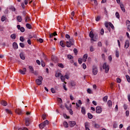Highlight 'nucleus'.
Here are the masks:
<instances>
[{
  "instance_id": "16",
  "label": "nucleus",
  "mask_w": 130,
  "mask_h": 130,
  "mask_svg": "<svg viewBox=\"0 0 130 130\" xmlns=\"http://www.w3.org/2000/svg\"><path fill=\"white\" fill-rule=\"evenodd\" d=\"M57 36V34H56V32H54L53 34H51L49 35V37L50 38H52V37H53V36Z\"/></svg>"
},
{
  "instance_id": "35",
  "label": "nucleus",
  "mask_w": 130,
  "mask_h": 130,
  "mask_svg": "<svg viewBox=\"0 0 130 130\" xmlns=\"http://www.w3.org/2000/svg\"><path fill=\"white\" fill-rule=\"evenodd\" d=\"M60 76H61V73H56L55 74L56 78H58L59 77H60Z\"/></svg>"
},
{
  "instance_id": "7",
  "label": "nucleus",
  "mask_w": 130,
  "mask_h": 130,
  "mask_svg": "<svg viewBox=\"0 0 130 130\" xmlns=\"http://www.w3.org/2000/svg\"><path fill=\"white\" fill-rule=\"evenodd\" d=\"M95 111L96 113H101L102 112V108L100 106H97L96 107Z\"/></svg>"
},
{
  "instance_id": "62",
  "label": "nucleus",
  "mask_w": 130,
  "mask_h": 130,
  "mask_svg": "<svg viewBox=\"0 0 130 130\" xmlns=\"http://www.w3.org/2000/svg\"><path fill=\"white\" fill-rule=\"evenodd\" d=\"M108 59L109 60H110V61H112V57L111 56V55H110L108 57Z\"/></svg>"
},
{
  "instance_id": "14",
  "label": "nucleus",
  "mask_w": 130,
  "mask_h": 130,
  "mask_svg": "<svg viewBox=\"0 0 130 130\" xmlns=\"http://www.w3.org/2000/svg\"><path fill=\"white\" fill-rule=\"evenodd\" d=\"M81 113H82V114H83L84 115H85V114H86V109H85V107H82L81 108Z\"/></svg>"
},
{
  "instance_id": "63",
  "label": "nucleus",
  "mask_w": 130,
  "mask_h": 130,
  "mask_svg": "<svg viewBox=\"0 0 130 130\" xmlns=\"http://www.w3.org/2000/svg\"><path fill=\"white\" fill-rule=\"evenodd\" d=\"M51 91L53 93H55V89H54L53 88H51Z\"/></svg>"
},
{
  "instance_id": "51",
  "label": "nucleus",
  "mask_w": 130,
  "mask_h": 130,
  "mask_svg": "<svg viewBox=\"0 0 130 130\" xmlns=\"http://www.w3.org/2000/svg\"><path fill=\"white\" fill-rule=\"evenodd\" d=\"M6 20V17L5 16H2V18H1V21L2 22H5V21Z\"/></svg>"
},
{
  "instance_id": "33",
  "label": "nucleus",
  "mask_w": 130,
  "mask_h": 130,
  "mask_svg": "<svg viewBox=\"0 0 130 130\" xmlns=\"http://www.w3.org/2000/svg\"><path fill=\"white\" fill-rule=\"evenodd\" d=\"M10 37L12 39L15 40V39H16V35L12 34L11 35Z\"/></svg>"
},
{
  "instance_id": "44",
  "label": "nucleus",
  "mask_w": 130,
  "mask_h": 130,
  "mask_svg": "<svg viewBox=\"0 0 130 130\" xmlns=\"http://www.w3.org/2000/svg\"><path fill=\"white\" fill-rule=\"evenodd\" d=\"M126 25L127 26V27H129V26H130V21H129V20H126Z\"/></svg>"
},
{
  "instance_id": "21",
  "label": "nucleus",
  "mask_w": 130,
  "mask_h": 130,
  "mask_svg": "<svg viewBox=\"0 0 130 130\" xmlns=\"http://www.w3.org/2000/svg\"><path fill=\"white\" fill-rule=\"evenodd\" d=\"M87 116L89 119H92L93 118V115L90 113H88Z\"/></svg>"
},
{
  "instance_id": "50",
  "label": "nucleus",
  "mask_w": 130,
  "mask_h": 130,
  "mask_svg": "<svg viewBox=\"0 0 130 130\" xmlns=\"http://www.w3.org/2000/svg\"><path fill=\"white\" fill-rule=\"evenodd\" d=\"M66 38H67V39H71V36L68 34L66 35Z\"/></svg>"
},
{
  "instance_id": "30",
  "label": "nucleus",
  "mask_w": 130,
  "mask_h": 130,
  "mask_svg": "<svg viewBox=\"0 0 130 130\" xmlns=\"http://www.w3.org/2000/svg\"><path fill=\"white\" fill-rule=\"evenodd\" d=\"M17 20L18 22H22V17L21 16H17Z\"/></svg>"
},
{
  "instance_id": "47",
  "label": "nucleus",
  "mask_w": 130,
  "mask_h": 130,
  "mask_svg": "<svg viewBox=\"0 0 130 130\" xmlns=\"http://www.w3.org/2000/svg\"><path fill=\"white\" fill-rule=\"evenodd\" d=\"M87 93H88V94H92V90H91V89L88 88L87 89Z\"/></svg>"
},
{
  "instance_id": "17",
  "label": "nucleus",
  "mask_w": 130,
  "mask_h": 130,
  "mask_svg": "<svg viewBox=\"0 0 130 130\" xmlns=\"http://www.w3.org/2000/svg\"><path fill=\"white\" fill-rule=\"evenodd\" d=\"M1 104L3 106H7V105H8V103H7V102H6V101H2L1 102Z\"/></svg>"
},
{
  "instance_id": "46",
  "label": "nucleus",
  "mask_w": 130,
  "mask_h": 130,
  "mask_svg": "<svg viewBox=\"0 0 130 130\" xmlns=\"http://www.w3.org/2000/svg\"><path fill=\"white\" fill-rule=\"evenodd\" d=\"M42 118L43 119V120H45V119H46V115L43 114L42 116Z\"/></svg>"
},
{
  "instance_id": "43",
  "label": "nucleus",
  "mask_w": 130,
  "mask_h": 130,
  "mask_svg": "<svg viewBox=\"0 0 130 130\" xmlns=\"http://www.w3.org/2000/svg\"><path fill=\"white\" fill-rule=\"evenodd\" d=\"M20 41L21 42H24V41H25V38H24L23 37L21 36L20 37Z\"/></svg>"
},
{
  "instance_id": "23",
  "label": "nucleus",
  "mask_w": 130,
  "mask_h": 130,
  "mask_svg": "<svg viewBox=\"0 0 130 130\" xmlns=\"http://www.w3.org/2000/svg\"><path fill=\"white\" fill-rule=\"evenodd\" d=\"M63 126H64V127H69V124L68 123V122L64 121L63 122Z\"/></svg>"
},
{
  "instance_id": "56",
  "label": "nucleus",
  "mask_w": 130,
  "mask_h": 130,
  "mask_svg": "<svg viewBox=\"0 0 130 130\" xmlns=\"http://www.w3.org/2000/svg\"><path fill=\"white\" fill-rule=\"evenodd\" d=\"M63 117H64V118H67V119H69V118H70V117H69L68 115H67V114H63Z\"/></svg>"
},
{
  "instance_id": "1",
  "label": "nucleus",
  "mask_w": 130,
  "mask_h": 130,
  "mask_svg": "<svg viewBox=\"0 0 130 130\" xmlns=\"http://www.w3.org/2000/svg\"><path fill=\"white\" fill-rule=\"evenodd\" d=\"M75 44V40L74 38H71L69 41L66 42V46L67 47H71Z\"/></svg>"
},
{
  "instance_id": "38",
  "label": "nucleus",
  "mask_w": 130,
  "mask_h": 130,
  "mask_svg": "<svg viewBox=\"0 0 130 130\" xmlns=\"http://www.w3.org/2000/svg\"><path fill=\"white\" fill-rule=\"evenodd\" d=\"M109 25H110V27H111L112 29H114V26H113V24H112L111 22H109Z\"/></svg>"
},
{
  "instance_id": "26",
  "label": "nucleus",
  "mask_w": 130,
  "mask_h": 130,
  "mask_svg": "<svg viewBox=\"0 0 130 130\" xmlns=\"http://www.w3.org/2000/svg\"><path fill=\"white\" fill-rule=\"evenodd\" d=\"M60 45L61 47H66V45L63 43V41H60Z\"/></svg>"
},
{
  "instance_id": "31",
  "label": "nucleus",
  "mask_w": 130,
  "mask_h": 130,
  "mask_svg": "<svg viewBox=\"0 0 130 130\" xmlns=\"http://www.w3.org/2000/svg\"><path fill=\"white\" fill-rule=\"evenodd\" d=\"M108 99V96H105L103 98V100L104 102H107V100Z\"/></svg>"
},
{
  "instance_id": "42",
  "label": "nucleus",
  "mask_w": 130,
  "mask_h": 130,
  "mask_svg": "<svg viewBox=\"0 0 130 130\" xmlns=\"http://www.w3.org/2000/svg\"><path fill=\"white\" fill-rule=\"evenodd\" d=\"M71 85L72 87H75L76 86V82L72 81L71 82Z\"/></svg>"
},
{
  "instance_id": "60",
  "label": "nucleus",
  "mask_w": 130,
  "mask_h": 130,
  "mask_svg": "<svg viewBox=\"0 0 130 130\" xmlns=\"http://www.w3.org/2000/svg\"><path fill=\"white\" fill-rule=\"evenodd\" d=\"M125 114H126V116H128V115H129V111L127 110L126 111Z\"/></svg>"
},
{
  "instance_id": "22",
  "label": "nucleus",
  "mask_w": 130,
  "mask_h": 130,
  "mask_svg": "<svg viewBox=\"0 0 130 130\" xmlns=\"http://www.w3.org/2000/svg\"><path fill=\"white\" fill-rule=\"evenodd\" d=\"M107 104H108L109 107H111V106H112V102L111 101L109 100L108 101Z\"/></svg>"
},
{
  "instance_id": "55",
  "label": "nucleus",
  "mask_w": 130,
  "mask_h": 130,
  "mask_svg": "<svg viewBox=\"0 0 130 130\" xmlns=\"http://www.w3.org/2000/svg\"><path fill=\"white\" fill-rule=\"evenodd\" d=\"M83 68L84 70H86L87 66H86V64L85 63L82 64Z\"/></svg>"
},
{
  "instance_id": "45",
  "label": "nucleus",
  "mask_w": 130,
  "mask_h": 130,
  "mask_svg": "<svg viewBox=\"0 0 130 130\" xmlns=\"http://www.w3.org/2000/svg\"><path fill=\"white\" fill-rule=\"evenodd\" d=\"M67 57L69 59H73V58H74V57H73V56H72L71 55H68L67 56Z\"/></svg>"
},
{
  "instance_id": "2",
  "label": "nucleus",
  "mask_w": 130,
  "mask_h": 130,
  "mask_svg": "<svg viewBox=\"0 0 130 130\" xmlns=\"http://www.w3.org/2000/svg\"><path fill=\"white\" fill-rule=\"evenodd\" d=\"M48 124H49V121L46 120L45 121H44V122L40 124L39 125V126L40 128H41V129H42L43 128H44V127H45L46 125H47Z\"/></svg>"
},
{
  "instance_id": "40",
  "label": "nucleus",
  "mask_w": 130,
  "mask_h": 130,
  "mask_svg": "<svg viewBox=\"0 0 130 130\" xmlns=\"http://www.w3.org/2000/svg\"><path fill=\"white\" fill-rule=\"evenodd\" d=\"M126 78L127 79V81L128 83H130V77L128 75H126Z\"/></svg>"
},
{
  "instance_id": "6",
  "label": "nucleus",
  "mask_w": 130,
  "mask_h": 130,
  "mask_svg": "<svg viewBox=\"0 0 130 130\" xmlns=\"http://www.w3.org/2000/svg\"><path fill=\"white\" fill-rule=\"evenodd\" d=\"M92 73L93 75H96L98 73V70L97 69V67L96 66H93L92 67Z\"/></svg>"
},
{
  "instance_id": "36",
  "label": "nucleus",
  "mask_w": 130,
  "mask_h": 130,
  "mask_svg": "<svg viewBox=\"0 0 130 130\" xmlns=\"http://www.w3.org/2000/svg\"><path fill=\"white\" fill-rule=\"evenodd\" d=\"M115 55L116 57H119V52L117 50H116Z\"/></svg>"
},
{
  "instance_id": "32",
  "label": "nucleus",
  "mask_w": 130,
  "mask_h": 130,
  "mask_svg": "<svg viewBox=\"0 0 130 130\" xmlns=\"http://www.w3.org/2000/svg\"><path fill=\"white\" fill-rule=\"evenodd\" d=\"M57 101H58V103H62V100L60 98H57Z\"/></svg>"
},
{
  "instance_id": "9",
  "label": "nucleus",
  "mask_w": 130,
  "mask_h": 130,
  "mask_svg": "<svg viewBox=\"0 0 130 130\" xmlns=\"http://www.w3.org/2000/svg\"><path fill=\"white\" fill-rule=\"evenodd\" d=\"M25 125L26 126H29V125H30V118H25Z\"/></svg>"
},
{
  "instance_id": "27",
  "label": "nucleus",
  "mask_w": 130,
  "mask_h": 130,
  "mask_svg": "<svg viewBox=\"0 0 130 130\" xmlns=\"http://www.w3.org/2000/svg\"><path fill=\"white\" fill-rule=\"evenodd\" d=\"M89 49L91 52H93V51H95V48H94V47H93V46H91L89 48Z\"/></svg>"
},
{
  "instance_id": "61",
  "label": "nucleus",
  "mask_w": 130,
  "mask_h": 130,
  "mask_svg": "<svg viewBox=\"0 0 130 130\" xmlns=\"http://www.w3.org/2000/svg\"><path fill=\"white\" fill-rule=\"evenodd\" d=\"M109 25V23L108 22H105V27H106V28L109 27L108 25Z\"/></svg>"
},
{
  "instance_id": "29",
  "label": "nucleus",
  "mask_w": 130,
  "mask_h": 130,
  "mask_svg": "<svg viewBox=\"0 0 130 130\" xmlns=\"http://www.w3.org/2000/svg\"><path fill=\"white\" fill-rule=\"evenodd\" d=\"M30 18L28 17V16H26L25 17V23H28L29 21H30Z\"/></svg>"
},
{
  "instance_id": "15",
  "label": "nucleus",
  "mask_w": 130,
  "mask_h": 130,
  "mask_svg": "<svg viewBox=\"0 0 130 130\" xmlns=\"http://www.w3.org/2000/svg\"><path fill=\"white\" fill-rule=\"evenodd\" d=\"M85 128H89L90 127V123L88 122H86L84 124Z\"/></svg>"
},
{
  "instance_id": "54",
  "label": "nucleus",
  "mask_w": 130,
  "mask_h": 130,
  "mask_svg": "<svg viewBox=\"0 0 130 130\" xmlns=\"http://www.w3.org/2000/svg\"><path fill=\"white\" fill-rule=\"evenodd\" d=\"M82 61H83V60H82V59L81 58L78 59V62L79 64H82Z\"/></svg>"
},
{
  "instance_id": "59",
  "label": "nucleus",
  "mask_w": 130,
  "mask_h": 130,
  "mask_svg": "<svg viewBox=\"0 0 130 130\" xmlns=\"http://www.w3.org/2000/svg\"><path fill=\"white\" fill-rule=\"evenodd\" d=\"M121 82V79L119 78H117V82L120 83Z\"/></svg>"
},
{
  "instance_id": "37",
  "label": "nucleus",
  "mask_w": 130,
  "mask_h": 130,
  "mask_svg": "<svg viewBox=\"0 0 130 130\" xmlns=\"http://www.w3.org/2000/svg\"><path fill=\"white\" fill-rule=\"evenodd\" d=\"M58 67H59V68H61V69H63L64 66L62 63H58L57 64Z\"/></svg>"
},
{
  "instance_id": "12",
  "label": "nucleus",
  "mask_w": 130,
  "mask_h": 130,
  "mask_svg": "<svg viewBox=\"0 0 130 130\" xmlns=\"http://www.w3.org/2000/svg\"><path fill=\"white\" fill-rule=\"evenodd\" d=\"M128 46H129V42H128V40H126L125 43L124 47L125 48H128Z\"/></svg>"
},
{
  "instance_id": "58",
  "label": "nucleus",
  "mask_w": 130,
  "mask_h": 130,
  "mask_svg": "<svg viewBox=\"0 0 130 130\" xmlns=\"http://www.w3.org/2000/svg\"><path fill=\"white\" fill-rule=\"evenodd\" d=\"M64 77L65 79H67V80H69V79H70V77L68 75H65Z\"/></svg>"
},
{
  "instance_id": "19",
  "label": "nucleus",
  "mask_w": 130,
  "mask_h": 130,
  "mask_svg": "<svg viewBox=\"0 0 130 130\" xmlns=\"http://www.w3.org/2000/svg\"><path fill=\"white\" fill-rule=\"evenodd\" d=\"M66 108H67V110H69V112L71 115H73V110L69 109V107H68V106H65Z\"/></svg>"
},
{
  "instance_id": "13",
  "label": "nucleus",
  "mask_w": 130,
  "mask_h": 130,
  "mask_svg": "<svg viewBox=\"0 0 130 130\" xmlns=\"http://www.w3.org/2000/svg\"><path fill=\"white\" fill-rule=\"evenodd\" d=\"M13 47L14 49H18V44L16 42L13 43Z\"/></svg>"
},
{
  "instance_id": "57",
  "label": "nucleus",
  "mask_w": 130,
  "mask_h": 130,
  "mask_svg": "<svg viewBox=\"0 0 130 130\" xmlns=\"http://www.w3.org/2000/svg\"><path fill=\"white\" fill-rule=\"evenodd\" d=\"M18 130H29V129H28L26 127H23V128H19Z\"/></svg>"
},
{
  "instance_id": "39",
  "label": "nucleus",
  "mask_w": 130,
  "mask_h": 130,
  "mask_svg": "<svg viewBox=\"0 0 130 130\" xmlns=\"http://www.w3.org/2000/svg\"><path fill=\"white\" fill-rule=\"evenodd\" d=\"M19 45L22 48H24L25 47V45L23 43H20Z\"/></svg>"
},
{
  "instance_id": "8",
  "label": "nucleus",
  "mask_w": 130,
  "mask_h": 130,
  "mask_svg": "<svg viewBox=\"0 0 130 130\" xmlns=\"http://www.w3.org/2000/svg\"><path fill=\"white\" fill-rule=\"evenodd\" d=\"M69 124L71 127H74L76 125V122L75 121H70Z\"/></svg>"
},
{
  "instance_id": "5",
  "label": "nucleus",
  "mask_w": 130,
  "mask_h": 130,
  "mask_svg": "<svg viewBox=\"0 0 130 130\" xmlns=\"http://www.w3.org/2000/svg\"><path fill=\"white\" fill-rule=\"evenodd\" d=\"M89 37H90L91 41H97V39H94V34H93V31H91L89 33Z\"/></svg>"
},
{
  "instance_id": "4",
  "label": "nucleus",
  "mask_w": 130,
  "mask_h": 130,
  "mask_svg": "<svg viewBox=\"0 0 130 130\" xmlns=\"http://www.w3.org/2000/svg\"><path fill=\"white\" fill-rule=\"evenodd\" d=\"M103 69L105 70V73H108L109 72V65L107 64L106 62H105L103 65Z\"/></svg>"
},
{
  "instance_id": "49",
  "label": "nucleus",
  "mask_w": 130,
  "mask_h": 130,
  "mask_svg": "<svg viewBox=\"0 0 130 130\" xmlns=\"http://www.w3.org/2000/svg\"><path fill=\"white\" fill-rule=\"evenodd\" d=\"M41 64H42V67H43V68H44V67H45V62H44V61H43V60L41 61Z\"/></svg>"
},
{
  "instance_id": "28",
  "label": "nucleus",
  "mask_w": 130,
  "mask_h": 130,
  "mask_svg": "<svg viewBox=\"0 0 130 130\" xmlns=\"http://www.w3.org/2000/svg\"><path fill=\"white\" fill-rule=\"evenodd\" d=\"M26 27L27 28V29H32V26H31V24L29 23H27L26 24Z\"/></svg>"
},
{
  "instance_id": "24",
  "label": "nucleus",
  "mask_w": 130,
  "mask_h": 130,
  "mask_svg": "<svg viewBox=\"0 0 130 130\" xmlns=\"http://www.w3.org/2000/svg\"><path fill=\"white\" fill-rule=\"evenodd\" d=\"M5 111H6V112H7V113H8V114H12V111L8 109H5Z\"/></svg>"
},
{
  "instance_id": "20",
  "label": "nucleus",
  "mask_w": 130,
  "mask_h": 130,
  "mask_svg": "<svg viewBox=\"0 0 130 130\" xmlns=\"http://www.w3.org/2000/svg\"><path fill=\"white\" fill-rule=\"evenodd\" d=\"M120 8L122 10V12L124 13L125 12V9H124V6H123V4H121L120 5Z\"/></svg>"
},
{
  "instance_id": "53",
  "label": "nucleus",
  "mask_w": 130,
  "mask_h": 130,
  "mask_svg": "<svg viewBox=\"0 0 130 130\" xmlns=\"http://www.w3.org/2000/svg\"><path fill=\"white\" fill-rule=\"evenodd\" d=\"M19 73L22 75H25V72L22 70H19Z\"/></svg>"
},
{
  "instance_id": "3",
  "label": "nucleus",
  "mask_w": 130,
  "mask_h": 130,
  "mask_svg": "<svg viewBox=\"0 0 130 130\" xmlns=\"http://www.w3.org/2000/svg\"><path fill=\"white\" fill-rule=\"evenodd\" d=\"M42 81H43V78L42 76H38V79H36V82L39 86H40L42 84Z\"/></svg>"
},
{
  "instance_id": "48",
  "label": "nucleus",
  "mask_w": 130,
  "mask_h": 130,
  "mask_svg": "<svg viewBox=\"0 0 130 130\" xmlns=\"http://www.w3.org/2000/svg\"><path fill=\"white\" fill-rule=\"evenodd\" d=\"M20 30L21 32H25V28L23 27H20Z\"/></svg>"
},
{
  "instance_id": "18",
  "label": "nucleus",
  "mask_w": 130,
  "mask_h": 130,
  "mask_svg": "<svg viewBox=\"0 0 130 130\" xmlns=\"http://www.w3.org/2000/svg\"><path fill=\"white\" fill-rule=\"evenodd\" d=\"M28 69L30 70V73L32 74H34V69H33V67L32 66H29Z\"/></svg>"
},
{
  "instance_id": "10",
  "label": "nucleus",
  "mask_w": 130,
  "mask_h": 130,
  "mask_svg": "<svg viewBox=\"0 0 130 130\" xmlns=\"http://www.w3.org/2000/svg\"><path fill=\"white\" fill-rule=\"evenodd\" d=\"M15 112L18 114V115H21V114H22V110L20 109H17L15 110Z\"/></svg>"
},
{
  "instance_id": "41",
  "label": "nucleus",
  "mask_w": 130,
  "mask_h": 130,
  "mask_svg": "<svg viewBox=\"0 0 130 130\" xmlns=\"http://www.w3.org/2000/svg\"><path fill=\"white\" fill-rule=\"evenodd\" d=\"M60 79H61V81H62V82H64V80H66V78H65L64 76H61Z\"/></svg>"
},
{
  "instance_id": "52",
  "label": "nucleus",
  "mask_w": 130,
  "mask_h": 130,
  "mask_svg": "<svg viewBox=\"0 0 130 130\" xmlns=\"http://www.w3.org/2000/svg\"><path fill=\"white\" fill-rule=\"evenodd\" d=\"M10 9H11L12 11H13V12H15V11H16V8H15L14 6H11L10 7Z\"/></svg>"
},
{
  "instance_id": "25",
  "label": "nucleus",
  "mask_w": 130,
  "mask_h": 130,
  "mask_svg": "<svg viewBox=\"0 0 130 130\" xmlns=\"http://www.w3.org/2000/svg\"><path fill=\"white\" fill-rule=\"evenodd\" d=\"M20 56L21 59H23V60L25 59V56L24 55V54L23 53H21L20 54Z\"/></svg>"
},
{
  "instance_id": "64",
  "label": "nucleus",
  "mask_w": 130,
  "mask_h": 130,
  "mask_svg": "<svg viewBox=\"0 0 130 130\" xmlns=\"http://www.w3.org/2000/svg\"><path fill=\"white\" fill-rule=\"evenodd\" d=\"M113 127H114L115 128H116V127H117V123H114L113 124Z\"/></svg>"
},
{
  "instance_id": "11",
  "label": "nucleus",
  "mask_w": 130,
  "mask_h": 130,
  "mask_svg": "<svg viewBox=\"0 0 130 130\" xmlns=\"http://www.w3.org/2000/svg\"><path fill=\"white\" fill-rule=\"evenodd\" d=\"M88 58V54H85L83 55L82 60L84 61V62H85V61H87V58Z\"/></svg>"
},
{
  "instance_id": "34",
  "label": "nucleus",
  "mask_w": 130,
  "mask_h": 130,
  "mask_svg": "<svg viewBox=\"0 0 130 130\" xmlns=\"http://www.w3.org/2000/svg\"><path fill=\"white\" fill-rule=\"evenodd\" d=\"M115 16L117 19H119L120 18V16L119 15V13L118 12H116Z\"/></svg>"
}]
</instances>
